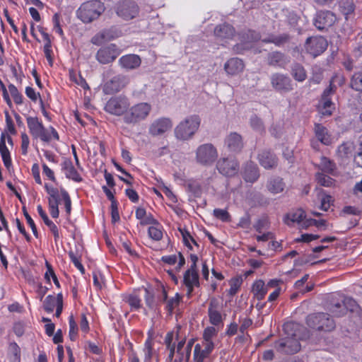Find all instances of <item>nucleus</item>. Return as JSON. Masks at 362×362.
<instances>
[{"instance_id": "1", "label": "nucleus", "mask_w": 362, "mask_h": 362, "mask_svg": "<svg viewBox=\"0 0 362 362\" xmlns=\"http://www.w3.org/2000/svg\"><path fill=\"white\" fill-rule=\"evenodd\" d=\"M45 188L48 194V206L51 216L53 218H57L59 215V204L61 200L64 202L66 212L68 215L71 211V199L68 192L64 188H61L59 190L57 188L45 185Z\"/></svg>"}, {"instance_id": "2", "label": "nucleus", "mask_w": 362, "mask_h": 362, "mask_svg": "<svg viewBox=\"0 0 362 362\" xmlns=\"http://www.w3.org/2000/svg\"><path fill=\"white\" fill-rule=\"evenodd\" d=\"M26 122L29 132L34 139H40L45 143H49L52 139L59 140L57 130L52 126L45 128L37 117H27Z\"/></svg>"}, {"instance_id": "3", "label": "nucleus", "mask_w": 362, "mask_h": 362, "mask_svg": "<svg viewBox=\"0 0 362 362\" xmlns=\"http://www.w3.org/2000/svg\"><path fill=\"white\" fill-rule=\"evenodd\" d=\"M296 327L297 325L293 322H287L284 325V331L292 337L282 339L275 342L274 347L279 352L293 354L300 351V344L296 339L297 334L295 332H293Z\"/></svg>"}, {"instance_id": "4", "label": "nucleus", "mask_w": 362, "mask_h": 362, "mask_svg": "<svg viewBox=\"0 0 362 362\" xmlns=\"http://www.w3.org/2000/svg\"><path fill=\"white\" fill-rule=\"evenodd\" d=\"M104 4L100 0H90L83 3L76 11V16L84 23L98 19L105 11Z\"/></svg>"}, {"instance_id": "5", "label": "nucleus", "mask_w": 362, "mask_h": 362, "mask_svg": "<svg viewBox=\"0 0 362 362\" xmlns=\"http://www.w3.org/2000/svg\"><path fill=\"white\" fill-rule=\"evenodd\" d=\"M201 119L198 115H191L180 122L175 128V137L181 141H187L192 138L198 130Z\"/></svg>"}, {"instance_id": "6", "label": "nucleus", "mask_w": 362, "mask_h": 362, "mask_svg": "<svg viewBox=\"0 0 362 362\" xmlns=\"http://www.w3.org/2000/svg\"><path fill=\"white\" fill-rule=\"evenodd\" d=\"M113 9L119 18L126 21L137 18L140 13V7L134 0H119Z\"/></svg>"}, {"instance_id": "7", "label": "nucleus", "mask_w": 362, "mask_h": 362, "mask_svg": "<svg viewBox=\"0 0 362 362\" xmlns=\"http://www.w3.org/2000/svg\"><path fill=\"white\" fill-rule=\"evenodd\" d=\"M151 111V105L148 103H139L124 114L123 119L127 124H137L147 118Z\"/></svg>"}, {"instance_id": "8", "label": "nucleus", "mask_w": 362, "mask_h": 362, "mask_svg": "<svg viewBox=\"0 0 362 362\" xmlns=\"http://www.w3.org/2000/svg\"><path fill=\"white\" fill-rule=\"evenodd\" d=\"M306 323L312 329L319 331L330 332L335 327V323L327 313H319L309 315Z\"/></svg>"}, {"instance_id": "9", "label": "nucleus", "mask_w": 362, "mask_h": 362, "mask_svg": "<svg viewBox=\"0 0 362 362\" xmlns=\"http://www.w3.org/2000/svg\"><path fill=\"white\" fill-rule=\"evenodd\" d=\"M196 161L204 166L212 165L218 158V151L211 144H204L196 150Z\"/></svg>"}, {"instance_id": "10", "label": "nucleus", "mask_w": 362, "mask_h": 362, "mask_svg": "<svg viewBox=\"0 0 362 362\" xmlns=\"http://www.w3.org/2000/svg\"><path fill=\"white\" fill-rule=\"evenodd\" d=\"M130 105L129 100L127 97L123 95H120L118 96L112 97L106 103L105 107V110L106 112L120 116L122 115L128 111V108Z\"/></svg>"}, {"instance_id": "11", "label": "nucleus", "mask_w": 362, "mask_h": 362, "mask_svg": "<svg viewBox=\"0 0 362 362\" xmlns=\"http://www.w3.org/2000/svg\"><path fill=\"white\" fill-rule=\"evenodd\" d=\"M328 42L322 36H313L307 38L305 43V49L307 53L313 57L322 54L327 48Z\"/></svg>"}, {"instance_id": "12", "label": "nucleus", "mask_w": 362, "mask_h": 362, "mask_svg": "<svg viewBox=\"0 0 362 362\" xmlns=\"http://www.w3.org/2000/svg\"><path fill=\"white\" fill-rule=\"evenodd\" d=\"M222 306L219 300L216 298H211L208 308V316L209 322L218 327H223L224 316L221 313Z\"/></svg>"}, {"instance_id": "13", "label": "nucleus", "mask_w": 362, "mask_h": 362, "mask_svg": "<svg viewBox=\"0 0 362 362\" xmlns=\"http://www.w3.org/2000/svg\"><path fill=\"white\" fill-rule=\"evenodd\" d=\"M219 173L226 177H233L239 172V163L235 158H221L216 163Z\"/></svg>"}, {"instance_id": "14", "label": "nucleus", "mask_w": 362, "mask_h": 362, "mask_svg": "<svg viewBox=\"0 0 362 362\" xmlns=\"http://www.w3.org/2000/svg\"><path fill=\"white\" fill-rule=\"evenodd\" d=\"M120 52L115 44H110L98 49L96 59L100 64H107L114 62L120 54Z\"/></svg>"}, {"instance_id": "15", "label": "nucleus", "mask_w": 362, "mask_h": 362, "mask_svg": "<svg viewBox=\"0 0 362 362\" xmlns=\"http://www.w3.org/2000/svg\"><path fill=\"white\" fill-rule=\"evenodd\" d=\"M337 21L334 13L330 11H320L314 18V25L319 30H323L333 25Z\"/></svg>"}, {"instance_id": "16", "label": "nucleus", "mask_w": 362, "mask_h": 362, "mask_svg": "<svg viewBox=\"0 0 362 362\" xmlns=\"http://www.w3.org/2000/svg\"><path fill=\"white\" fill-rule=\"evenodd\" d=\"M173 127L170 119L161 117L152 122L149 127V134L153 136L162 135Z\"/></svg>"}, {"instance_id": "17", "label": "nucleus", "mask_w": 362, "mask_h": 362, "mask_svg": "<svg viewBox=\"0 0 362 362\" xmlns=\"http://www.w3.org/2000/svg\"><path fill=\"white\" fill-rule=\"evenodd\" d=\"M242 38L247 39V41L236 44L233 47V51L236 54H243L244 50L250 49L251 47L250 42L260 40V35L254 30H249L243 35Z\"/></svg>"}, {"instance_id": "18", "label": "nucleus", "mask_w": 362, "mask_h": 362, "mask_svg": "<svg viewBox=\"0 0 362 362\" xmlns=\"http://www.w3.org/2000/svg\"><path fill=\"white\" fill-rule=\"evenodd\" d=\"M214 33L218 39L231 40L235 35V29L232 25L223 23L215 27Z\"/></svg>"}, {"instance_id": "19", "label": "nucleus", "mask_w": 362, "mask_h": 362, "mask_svg": "<svg viewBox=\"0 0 362 362\" xmlns=\"http://www.w3.org/2000/svg\"><path fill=\"white\" fill-rule=\"evenodd\" d=\"M259 164L265 169H272L277 166L278 159L275 154L269 150H263L258 154Z\"/></svg>"}, {"instance_id": "20", "label": "nucleus", "mask_w": 362, "mask_h": 362, "mask_svg": "<svg viewBox=\"0 0 362 362\" xmlns=\"http://www.w3.org/2000/svg\"><path fill=\"white\" fill-rule=\"evenodd\" d=\"M245 64L238 57L229 59L224 64V70L228 75L235 76L243 71Z\"/></svg>"}, {"instance_id": "21", "label": "nucleus", "mask_w": 362, "mask_h": 362, "mask_svg": "<svg viewBox=\"0 0 362 362\" xmlns=\"http://www.w3.org/2000/svg\"><path fill=\"white\" fill-rule=\"evenodd\" d=\"M271 83L272 87L276 90H288L291 89L290 78L284 74H272L271 76Z\"/></svg>"}, {"instance_id": "22", "label": "nucleus", "mask_w": 362, "mask_h": 362, "mask_svg": "<svg viewBox=\"0 0 362 362\" xmlns=\"http://www.w3.org/2000/svg\"><path fill=\"white\" fill-rule=\"evenodd\" d=\"M330 93L324 92L317 107L319 112L323 116H330L335 109V105L329 98Z\"/></svg>"}, {"instance_id": "23", "label": "nucleus", "mask_w": 362, "mask_h": 362, "mask_svg": "<svg viewBox=\"0 0 362 362\" xmlns=\"http://www.w3.org/2000/svg\"><path fill=\"white\" fill-rule=\"evenodd\" d=\"M62 170L66 178L76 182H81L83 180L82 177L74 168L71 159L66 158L62 162Z\"/></svg>"}, {"instance_id": "24", "label": "nucleus", "mask_w": 362, "mask_h": 362, "mask_svg": "<svg viewBox=\"0 0 362 362\" xmlns=\"http://www.w3.org/2000/svg\"><path fill=\"white\" fill-rule=\"evenodd\" d=\"M225 145L229 151L238 152L243 147L242 136L236 132H232L226 138Z\"/></svg>"}, {"instance_id": "25", "label": "nucleus", "mask_w": 362, "mask_h": 362, "mask_svg": "<svg viewBox=\"0 0 362 362\" xmlns=\"http://www.w3.org/2000/svg\"><path fill=\"white\" fill-rule=\"evenodd\" d=\"M259 177L257 165L252 162H247L243 169V177L247 182L253 183L257 180Z\"/></svg>"}, {"instance_id": "26", "label": "nucleus", "mask_w": 362, "mask_h": 362, "mask_svg": "<svg viewBox=\"0 0 362 362\" xmlns=\"http://www.w3.org/2000/svg\"><path fill=\"white\" fill-rule=\"evenodd\" d=\"M119 64L127 69H135L140 66L141 59L137 54H126L119 59Z\"/></svg>"}, {"instance_id": "27", "label": "nucleus", "mask_w": 362, "mask_h": 362, "mask_svg": "<svg viewBox=\"0 0 362 362\" xmlns=\"http://www.w3.org/2000/svg\"><path fill=\"white\" fill-rule=\"evenodd\" d=\"M183 284L187 288V295L189 297L194 290V287L199 286L198 272L186 271L183 276Z\"/></svg>"}, {"instance_id": "28", "label": "nucleus", "mask_w": 362, "mask_h": 362, "mask_svg": "<svg viewBox=\"0 0 362 362\" xmlns=\"http://www.w3.org/2000/svg\"><path fill=\"white\" fill-rule=\"evenodd\" d=\"M317 168L322 171L321 173H325L332 176L338 175L336 163L327 157L321 156Z\"/></svg>"}, {"instance_id": "29", "label": "nucleus", "mask_w": 362, "mask_h": 362, "mask_svg": "<svg viewBox=\"0 0 362 362\" xmlns=\"http://www.w3.org/2000/svg\"><path fill=\"white\" fill-rule=\"evenodd\" d=\"M186 342V338L183 337L177 344L176 356L172 362H188L191 353L185 349L184 345Z\"/></svg>"}, {"instance_id": "30", "label": "nucleus", "mask_w": 362, "mask_h": 362, "mask_svg": "<svg viewBox=\"0 0 362 362\" xmlns=\"http://www.w3.org/2000/svg\"><path fill=\"white\" fill-rule=\"evenodd\" d=\"M314 131L315 136L322 144L329 145L332 143L331 135L325 127L321 124L315 123Z\"/></svg>"}, {"instance_id": "31", "label": "nucleus", "mask_w": 362, "mask_h": 362, "mask_svg": "<svg viewBox=\"0 0 362 362\" xmlns=\"http://www.w3.org/2000/svg\"><path fill=\"white\" fill-rule=\"evenodd\" d=\"M6 134L2 132L0 138V153L5 167L9 170L12 165L10 152L6 145Z\"/></svg>"}, {"instance_id": "32", "label": "nucleus", "mask_w": 362, "mask_h": 362, "mask_svg": "<svg viewBox=\"0 0 362 362\" xmlns=\"http://www.w3.org/2000/svg\"><path fill=\"white\" fill-rule=\"evenodd\" d=\"M267 63L269 66L283 67L286 64L285 55L281 52H272L268 54Z\"/></svg>"}, {"instance_id": "33", "label": "nucleus", "mask_w": 362, "mask_h": 362, "mask_svg": "<svg viewBox=\"0 0 362 362\" xmlns=\"http://www.w3.org/2000/svg\"><path fill=\"white\" fill-rule=\"evenodd\" d=\"M7 356L11 362L21 361V350L19 345L14 341L8 344Z\"/></svg>"}, {"instance_id": "34", "label": "nucleus", "mask_w": 362, "mask_h": 362, "mask_svg": "<svg viewBox=\"0 0 362 362\" xmlns=\"http://www.w3.org/2000/svg\"><path fill=\"white\" fill-rule=\"evenodd\" d=\"M144 291V300L146 306L151 310H156L158 306L156 289L153 288H145Z\"/></svg>"}, {"instance_id": "35", "label": "nucleus", "mask_w": 362, "mask_h": 362, "mask_svg": "<svg viewBox=\"0 0 362 362\" xmlns=\"http://www.w3.org/2000/svg\"><path fill=\"white\" fill-rule=\"evenodd\" d=\"M128 83L127 77L117 75L114 76L109 83H107V88L109 90H119L124 88Z\"/></svg>"}, {"instance_id": "36", "label": "nucleus", "mask_w": 362, "mask_h": 362, "mask_svg": "<svg viewBox=\"0 0 362 362\" xmlns=\"http://www.w3.org/2000/svg\"><path fill=\"white\" fill-rule=\"evenodd\" d=\"M267 291L268 289L264 281L261 279L255 281L252 284V292L255 298L258 300L264 299Z\"/></svg>"}, {"instance_id": "37", "label": "nucleus", "mask_w": 362, "mask_h": 362, "mask_svg": "<svg viewBox=\"0 0 362 362\" xmlns=\"http://www.w3.org/2000/svg\"><path fill=\"white\" fill-rule=\"evenodd\" d=\"M346 87V79L341 73H336L329 81V88L327 90H337Z\"/></svg>"}, {"instance_id": "38", "label": "nucleus", "mask_w": 362, "mask_h": 362, "mask_svg": "<svg viewBox=\"0 0 362 362\" xmlns=\"http://www.w3.org/2000/svg\"><path fill=\"white\" fill-rule=\"evenodd\" d=\"M69 78L70 81L76 85L77 88H81L83 90H89V86L86 81L80 74L74 69L69 70Z\"/></svg>"}, {"instance_id": "39", "label": "nucleus", "mask_w": 362, "mask_h": 362, "mask_svg": "<svg viewBox=\"0 0 362 362\" xmlns=\"http://www.w3.org/2000/svg\"><path fill=\"white\" fill-rule=\"evenodd\" d=\"M285 185L280 177H274L269 180L267 187L272 194H278L283 192Z\"/></svg>"}, {"instance_id": "40", "label": "nucleus", "mask_w": 362, "mask_h": 362, "mask_svg": "<svg viewBox=\"0 0 362 362\" xmlns=\"http://www.w3.org/2000/svg\"><path fill=\"white\" fill-rule=\"evenodd\" d=\"M9 68L11 71V80L17 86L21 85L24 78L21 66L16 62V64L9 65Z\"/></svg>"}, {"instance_id": "41", "label": "nucleus", "mask_w": 362, "mask_h": 362, "mask_svg": "<svg viewBox=\"0 0 362 362\" xmlns=\"http://www.w3.org/2000/svg\"><path fill=\"white\" fill-rule=\"evenodd\" d=\"M354 145L351 142H344L337 148V153L341 158L352 156L354 153Z\"/></svg>"}, {"instance_id": "42", "label": "nucleus", "mask_w": 362, "mask_h": 362, "mask_svg": "<svg viewBox=\"0 0 362 362\" xmlns=\"http://www.w3.org/2000/svg\"><path fill=\"white\" fill-rule=\"evenodd\" d=\"M179 231L180 232L182 237V241L184 245L190 250H192L193 247L192 245V243H193L195 246L197 247H199V244L196 242L194 238L192 236L189 231L184 228H179Z\"/></svg>"}, {"instance_id": "43", "label": "nucleus", "mask_w": 362, "mask_h": 362, "mask_svg": "<svg viewBox=\"0 0 362 362\" xmlns=\"http://www.w3.org/2000/svg\"><path fill=\"white\" fill-rule=\"evenodd\" d=\"M291 74L298 81L302 82L307 78L306 71L304 67L300 64H294L291 68Z\"/></svg>"}, {"instance_id": "44", "label": "nucleus", "mask_w": 362, "mask_h": 362, "mask_svg": "<svg viewBox=\"0 0 362 362\" xmlns=\"http://www.w3.org/2000/svg\"><path fill=\"white\" fill-rule=\"evenodd\" d=\"M289 40V35L288 34H282L280 35H270L267 38L262 40V42L266 43H273L276 46H281L284 43L287 42Z\"/></svg>"}, {"instance_id": "45", "label": "nucleus", "mask_w": 362, "mask_h": 362, "mask_svg": "<svg viewBox=\"0 0 362 362\" xmlns=\"http://www.w3.org/2000/svg\"><path fill=\"white\" fill-rule=\"evenodd\" d=\"M315 179L317 183L322 187H331L335 184V180L324 173H317Z\"/></svg>"}, {"instance_id": "46", "label": "nucleus", "mask_w": 362, "mask_h": 362, "mask_svg": "<svg viewBox=\"0 0 362 362\" xmlns=\"http://www.w3.org/2000/svg\"><path fill=\"white\" fill-rule=\"evenodd\" d=\"M250 124L253 130L262 133L265 131L262 119L257 115L254 114L250 118Z\"/></svg>"}, {"instance_id": "47", "label": "nucleus", "mask_w": 362, "mask_h": 362, "mask_svg": "<svg viewBox=\"0 0 362 362\" xmlns=\"http://www.w3.org/2000/svg\"><path fill=\"white\" fill-rule=\"evenodd\" d=\"M153 341L151 337H148L144 343V347L143 349L144 354V361H150L153 356Z\"/></svg>"}, {"instance_id": "48", "label": "nucleus", "mask_w": 362, "mask_h": 362, "mask_svg": "<svg viewBox=\"0 0 362 362\" xmlns=\"http://www.w3.org/2000/svg\"><path fill=\"white\" fill-rule=\"evenodd\" d=\"M57 305V296L54 297V296L49 295L45 299L43 303V308L47 313H50L53 312Z\"/></svg>"}, {"instance_id": "49", "label": "nucleus", "mask_w": 362, "mask_h": 362, "mask_svg": "<svg viewBox=\"0 0 362 362\" xmlns=\"http://www.w3.org/2000/svg\"><path fill=\"white\" fill-rule=\"evenodd\" d=\"M220 328L215 326H209L203 332L202 339L205 341H213V339L218 335Z\"/></svg>"}, {"instance_id": "50", "label": "nucleus", "mask_w": 362, "mask_h": 362, "mask_svg": "<svg viewBox=\"0 0 362 362\" xmlns=\"http://www.w3.org/2000/svg\"><path fill=\"white\" fill-rule=\"evenodd\" d=\"M209 355L204 352L200 348V344H197L194 348L193 362H204Z\"/></svg>"}, {"instance_id": "51", "label": "nucleus", "mask_w": 362, "mask_h": 362, "mask_svg": "<svg viewBox=\"0 0 362 362\" xmlns=\"http://www.w3.org/2000/svg\"><path fill=\"white\" fill-rule=\"evenodd\" d=\"M182 300V296L178 293H176L175 296L173 298H170V299H168L166 301V305L165 309L170 313H172L173 311L175 308H177L180 301Z\"/></svg>"}, {"instance_id": "52", "label": "nucleus", "mask_w": 362, "mask_h": 362, "mask_svg": "<svg viewBox=\"0 0 362 362\" xmlns=\"http://www.w3.org/2000/svg\"><path fill=\"white\" fill-rule=\"evenodd\" d=\"M341 11L345 16V18L348 19L349 15L353 14L355 11V5L352 0H347L341 5Z\"/></svg>"}, {"instance_id": "53", "label": "nucleus", "mask_w": 362, "mask_h": 362, "mask_svg": "<svg viewBox=\"0 0 362 362\" xmlns=\"http://www.w3.org/2000/svg\"><path fill=\"white\" fill-rule=\"evenodd\" d=\"M329 310L334 317H339L345 315V308L343 307L341 301L331 304Z\"/></svg>"}, {"instance_id": "54", "label": "nucleus", "mask_w": 362, "mask_h": 362, "mask_svg": "<svg viewBox=\"0 0 362 362\" xmlns=\"http://www.w3.org/2000/svg\"><path fill=\"white\" fill-rule=\"evenodd\" d=\"M305 217V212L301 209H298L296 212L287 215L286 223L290 225V221L291 223H300L303 221Z\"/></svg>"}, {"instance_id": "55", "label": "nucleus", "mask_w": 362, "mask_h": 362, "mask_svg": "<svg viewBox=\"0 0 362 362\" xmlns=\"http://www.w3.org/2000/svg\"><path fill=\"white\" fill-rule=\"evenodd\" d=\"M69 337L71 341H75L78 336V325L74 320V316L70 315L69 317Z\"/></svg>"}, {"instance_id": "56", "label": "nucleus", "mask_w": 362, "mask_h": 362, "mask_svg": "<svg viewBox=\"0 0 362 362\" xmlns=\"http://www.w3.org/2000/svg\"><path fill=\"white\" fill-rule=\"evenodd\" d=\"M213 215L223 222H230L231 221V216L226 209H215L213 211Z\"/></svg>"}, {"instance_id": "57", "label": "nucleus", "mask_w": 362, "mask_h": 362, "mask_svg": "<svg viewBox=\"0 0 362 362\" xmlns=\"http://www.w3.org/2000/svg\"><path fill=\"white\" fill-rule=\"evenodd\" d=\"M126 302L130 305L132 310H138L141 308V299L139 296L136 294H129L127 298Z\"/></svg>"}, {"instance_id": "58", "label": "nucleus", "mask_w": 362, "mask_h": 362, "mask_svg": "<svg viewBox=\"0 0 362 362\" xmlns=\"http://www.w3.org/2000/svg\"><path fill=\"white\" fill-rule=\"evenodd\" d=\"M351 87L354 90H362V72L356 73L352 76Z\"/></svg>"}, {"instance_id": "59", "label": "nucleus", "mask_w": 362, "mask_h": 362, "mask_svg": "<svg viewBox=\"0 0 362 362\" xmlns=\"http://www.w3.org/2000/svg\"><path fill=\"white\" fill-rule=\"evenodd\" d=\"M156 298L158 300V306L161 303H166L168 300V293L163 285L158 286L156 288Z\"/></svg>"}, {"instance_id": "60", "label": "nucleus", "mask_w": 362, "mask_h": 362, "mask_svg": "<svg viewBox=\"0 0 362 362\" xmlns=\"http://www.w3.org/2000/svg\"><path fill=\"white\" fill-rule=\"evenodd\" d=\"M26 324L23 321H18L13 323L12 330L17 337H21L25 332Z\"/></svg>"}, {"instance_id": "61", "label": "nucleus", "mask_w": 362, "mask_h": 362, "mask_svg": "<svg viewBox=\"0 0 362 362\" xmlns=\"http://www.w3.org/2000/svg\"><path fill=\"white\" fill-rule=\"evenodd\" d=\"M242 283L243 280L241 277H235L232 279L230 281V289L228 291V293L230 296L235 295L239 290Z\"/></svg>"}, {"instance_id": "62", "label": "nucleus", "mask_w": 362, "mask_h": 362, "mask_svg": "<svg viewBox=\"0 0 362 362\" xmlns=\"http://www.w3.org/2000/svg\"><path fill=\"white\" fill-rule=\"evenodd\" d=\"M148 233L153 240L158 241L163 238V232L157 226H150L148 229Z\"/></svg>"}, {"instance_id": "63", "label": "nucleus", "mask_w": 362, "mask_h": 362, "mask_svg": "<svg viewBox=\"0 0 362 362\" xmlns=\"http://www.w3.org/2000/svg\"><path fill=\"white\" fill-rule=\"evenodd\" d=\"M341 303L343 307L345 308V313L347 310L354 311L357 306L356 300L350 297H344Z\"/></svg>"}, {"instance_id": "64", "label": "nucleus", "mask_w": 362, "mask_h": 362, "mask_svg": "<svg viewBox=\"0 0 362 362\" xmlns=\"http://www.w3.org/2000/svg\"><path fill=\"white\" fill-rule=\"evenodd\" d=\"M45 224L49 228L50 231L52 233L55 243H57L60 238L59 231L57 225L51 221L49 218L44 222Z\"/></svg>"}]
</instances>
